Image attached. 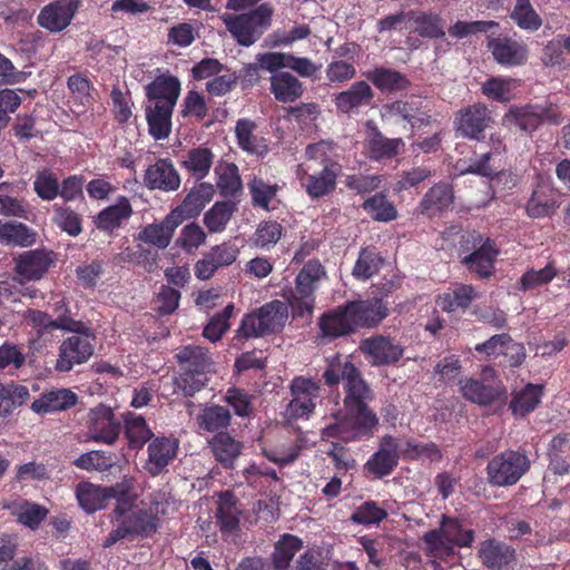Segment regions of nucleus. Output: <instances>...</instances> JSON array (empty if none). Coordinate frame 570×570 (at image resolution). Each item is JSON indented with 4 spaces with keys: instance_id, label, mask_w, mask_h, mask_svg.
<instances>
[{
    "instance_id": "09e8293b",
    "label": "nucleus",
    "mask_w": 570,
    "mask_h": 570,
    "mask_svg": "<svg viewBox=\"0 0 570 570\" xmlns=\"http://www.w3.org/2000/svg\"><path fill=\"white\" fill-rule=\"evenodd\" d=\"M247 186L254 207L267 212L275 208L273 202L276 200L277 194L282 189L281 185L277 183L272 184L262 177L254 176V178L248 181Z\"/></svg>"
},
{
    "instance_id": "37998d69",
    "label": "nucleus",
    "mask_w": 570,
    "mask_h": 570,
    "mask_svg": "<svg viewBox=\"0 0 570 570\" xmlns=\"http://www.w3.org/2000/svg\"><path fill=\"white\" fill-rule=\"evenodd\" d=\"M38 233L20 222L0 220V244L29 247L37 243Z\"/></svg>"
},
{
    "instance_id": "4d7b16f0",
    "label": "nucleus",
    "mask_w": 570,
    "mask_h": 570,
    "mask_svg": "<svg viewBox=\"0 0 570 570\" xmlns=\"http://www.w3.org/2000/svg\"><path fill=\"white\" fill-rule=\"evenodd\" d=\"M363 210L374 220L389 223L397 217V210L385 194L377 193L366 198L362 204Z\"/></svg>"
},
{
    "instance_id": "6e6d98bb",
    "label": "nucleus",
    "mask_w": 570,
    "mask_h": 570,
    "mask_svg": "<svg viewBox=\"0 0 570 570\" xmlns=\"http://www.w3.org/2000/svg\"><path fill=\"white\" fill-rule=\"evenodd\" d=\"M542 392L543 387L541 385L530 383L513 394L509 407L514 415L525 416L539 405Z\"/></svg>"
},
{
    "instance_id": "473e14b6",
    "label": "nucleus",
    "mask_w": 570,
    "mask_h": 570,
    "mask_svg": "<svg viewBox=\"0 0 570 570\" xmlns=\"http://www.w3.org/2000/svg\"><path fill=\"white\" fill-rule=\"evenodd\" d=\"M78 402V396L71 390L58 389L43 392L39 399L35 400L30 409L36 414H46L58 411H66L75 406Z\"/></svg>"
},
{
    "instance_id": "ea45409f",
    "label": "nucleus",
    "mask_w": 570,
    "mask_h": 570,
    "mask_svg": "<svg viewBox=\"0 0 570 570\" xmlns=\"http://www.w3.org/2000/svg\"><path fill=\"white\" fill-rule=\"evenodd\" d=\"M209 446L217 462L225 469H233L242 453L243 444L225 432L215 434L209 441Z\"/></svg>"
},
{
    "instance_id": "f3484780",
    "label": "nucleus",
    "mask_w": 570,
    "mask_h": 570,
    "mask_svg": "<svg viewBox=\"0 0 570 570\" xmlns=\"http://www.w3.org/2000/svg\"><path fill=\"white\" fill-rule=\"evenodd\" d=\"M180 184V175L169 158L156 159L144 174V185L149 190L176 191Z\"/></svg>"
},
{
    "instance_id": "79ce46f5",
    "label": "nucleus",
    "mask_w": 570,
    "mask_h": 570,
    "mask_svg": "<svg viewBox=\"0 0 570 570\" xmlns=\"http://www.w3.org/2000/svg\"><path fill=\"white\" fill-rule=\"evenodd\" d=\"M303 548V540L297 535L285 533L274 544L271 567L274 570H287L295 554Z\"/></svg>"
},
{
    "instance_id": "aec40b11",
    "label": "nucleus",
    "mask_w": 570,
    "mask_h": 570,
    "mask_svg": "<svg viewBox=\"0 0 570 570\" xmlns=\"http://www.w3.org/2000/svg\"><path fill=\"white\" fill-rule=\"evenodd\" d=\"M360 348L375 366L394 364L400 361L404 352L400 344L383 335H375L362 341Z\"/></svg>"
},
{
    "instance_id": "a18cd8bd",
    "label": "nucleus",
    "mask_w": 570,
    "mask_h": 570,
    "mask_svg": "<svg viewBox=\"0 0 570 570\" xmlns=\"http://www.w3.org/2000/svg\"><path fill=\"white\" fill-rule=\"evenodd\" d=\"M174 107L149 105L146 107V120L150 136L156 140L166 139L171 131Z\"/></svg>"
},
{
    "instance_id": "c85d7f7f",
    "label": "nucleus",
    "mask_w": 570,
    "mask_h": 570,
    "mask_svg": "<svg viewBox=\"0 0 570 570\" xmlns=\"http://www.w3.org/2000/svg\"><path fill=\"white\" fill-rule=\"evenodd\" d=\"M560 203L556 193L548 186L538 185L529 197L524 210L528 217L532 219H541L552 217Z\"/></svg>"
},
{
    "instance_id": "e433bc0d",
    "label": "nucleus",
    "mask_w": 570,
    "mask_h": 570,
    "mask_svg": "<svg viewBox=\"0 0 570 570\" xmlns=\"http://www.w3.org/2000/svg\"><path fill=\"white\" fill-rule=\"evenodd\" d=\"M215 155L210 148L198 146L189 149L184 159L180 161V167L185 169L190 177L195 178L197 181H202L205 177L208 176L213 164H214Z\"/></svg>"
},
{
    "instance_id": "49530a36",
    "label": "nucleus",
    "mask_w": 570,
    "mask_h": 570,
    "mask_svg": "<svg viewBox=\"0 0 570 570\" xmlns=\"http://www.w3.org/2000/svg\"><path fill=\"white\" fill-rule=\"evenodd\" d=\"M238 503V499L229 491L219 494L216 518L222 532L229 533L238 529L240 514Z\"/></svg>"
},
{
    "instance_id": "4be33fe9",
    "label": "nucleus",
    "mask_w": 570,
    "mask_h": 570,
    "mask_svg": "<svg viewBox=\"0 0 570 570\" xmlns=\"http://www.w3.org/2000/svg\"><path fill=\"white\" fill-rule=\"evenodd\" d=\"M215 186L210 183L199 181L185 196L183 202L171 212L184 223L187 219L196 218L209 204L215 195Z\"/></svg>"
},
{
    "instance_id": "7c9ffc66",
    "label": "nucleus",
    "mask_w": 570,
    "mask_h": 570,
    "mask_svg": "<svg viewBox=\"0 0 570 570\" xmlns=\"http://www.w3.org/2000/svg\"><path fill=\"white\" fill-rule=\"evenodd\" d=\"M124 434L130 450L139 451L154 438L145 417L131 411L121 413Z\"/></svg>"
},
{
    "instance_id": "393cba45",
    "label": "nucleus",
    "mask_w": 570,
    "mask_h": 570,
    "mask_svg": "<svg viewBox=\"0 0 570 570\" xmlns=\"http://www.w3.org/2000/svg\"><path fill=\"white\" fill-rule=\"evenodd\" d=\"M118 488L101 487L89 481H80L75 489L79 507L87 513H95L106 507Z\"/></svg>"
},
{
    "instance_id": "8fccbe9b",
    "label": "nucleus",
    "mask_w": 570,
    "mask_h": 570,
    "mask_svg": "<svg viewBox=\"0 0 570 570\" xmlns=\"http://www.w3.org/2000/svg\"><path fill=\"white\" fill-rule=\"evenodd\" d=\"M453 188L449 183L433 185L420 202L422 213L443 212L453 203Z\"/></svg>"
},
{
    "instance_id": "69168bd1",
    "label": "nucleus",
    "mask_w": 570,
    "mask_h": 570,
    "mask_svg": "<svg viewBox=\"0 0 570 570\" xmlns=\"http://www.w3.org/2000/svg\"><path fill=\"white\" fill-rule=\"evenodd\" d=\"M557 274L553 263H548L541 269L530 268L522 274L518 281L517 288L522 292L534 289L549 284Z\"/></svg>"
},
{
    "instance_id": "338daca9",
    "label": "nucleus",
    "mask_w": 570,
    "mask_h": 570,
    "mask_svg": "<svg viewBox=\"0 0 570 570\" xmlns=\"http://www.w3.org/2000/svg\"><path fill=\"white\" fill-rule=\"evenodd\" d=\"M207 372L183 368L175 379V386L184 396H194L207 384Z\"/></svg>"
},
{
    "instance_id": "3c124183",
    "label": "nucleus",
    "mask_w": 570,
    "mask_h": 570,
    "mask_svg": "<svg viewBox=\"0 0 570 570\" xmlns=\"http://www.w3.org/2000/svg\"><path fill=\"white\" fill-rule=\"evenodd\" d=\"M476 296V291L472 285L461 284L451 292L440 295L436 303L443 312L451 313L466 309Z\"/></svg>"
},
{
    "instance_id": "13d9d810",
    "label": "nucleus",
    "mask_w": 570,
    "mask_h": 570,
    "mask_svg": "<svg viewBox=\"0 0 570 570\" xmlns=\"http://www.w3.org/2000/svg\"><path fill=\"white\" fill-rule=\"evenodd\" d=\"M518 83V80L512 78L491 77L482 83L481 91L493 101L508 102L513 98Z\"/></svg>"
},
{
    "instance_id": "de8ad7c7",
    "label": "nucleus",
    "mask_w": 570,
    "mask_h": 570,
    "mask_svg": "<svg viewBox=\"0 0 570 570\" xmlns=\"http://www.w3.org/2000/svg\"><path fill=\"white\" fill-rule=\"evenodd\" d=\"M439 527L454 549L455 547L471 548L475 540V531L464 528L463 522L459 518L443 514Z\"/></svg>"
},
{
    "instance_id": "f03ea898",
    "label": "nucleus",
    "mask_w": 570,
    "mask_h": 570,
    "mask_svg": "<svg viewBox=\"0 0 570 570\" xmlns=\"http://www.w3.org/2000/svg\"><path fill=\"white\" fill-rule=\"evenodd\" d=\"M327 278L325 266L317 258L308 259L295 277V286L283 289V297L288 302L293 318L311 317L320 284Z\"/></svg>"
},
{
    "instance_id": "0eeeda50",
    "label": "nucleus",
    "mask_w": 570,
    "mask_h": 570,
    "mask_svg": "<svg viewBox=\"0 0 570 570\" xmlns=\"http://www.w3.org/2000/svg\"><path fill=\"white\" fill-rule=\"evenodd\" d=\"M530 466L531 462L524 452L505 450L488 462L487 479L492 487H511L520 481Z\"/></svg>"
},
{
    "instance_id": "f8f14e48",
    "label": "nucleus",
    "mask_w": 570,
    "mask_h": 570,
    "mask_svg": "<svg viewBox=\"0 0 570 570\" xmlns=\"http://www.w3.org/2000/svg\"><path fill=\"white\" fill-rule=\"evenodd\" d=\"M341 171V164H330L313 174L298 170L297 177L306 195L312 200H316L328 197L335 191Z\"/></svg>"
},
{
    "instance_id": "58836bf2",
    "label": "nucleus",
    "mask_w": 570,
    "mask_h": 570,
    "mask_svg": "<svg viewBox=\"0 0 570 570\" xmlns=\"http://www.w3.org/2000/svg\"><path fill=\"white\" fill-rule=\"evenodd\" d=\"M30 399L27 386L16 383H0V419L11 417L14 411L24 405Z\"/></svg>"
},
{
    "instance_id": "052dcab7",
    "label": "nucleus",
    "mask_w": 570,
    "mask_h": 570,
    "mask_svg": "<svg viewBox=\"0 0 570 570\" xmlns=\"http://www.w3.org/2000/svg\"><path fill=\"white\" fill-rule=\"evenodd\" d=\"M510 17L520 29L525 31L534 32L542 26V19L530 0H515Z\"/></svg>"
},
{
    "instance_id": "f257e3e1",
    "label": "nucleus",
    "mask_w": 570,
    "mask_h": 570,
    "mask_svg": "<svg viewBox=\"0 0 570 570\" xmlns=\"http://www.w3.org/2000/svg\"><path fill=\"white\" fill-rule=\"evenodd\" d=\"M324 383L334 387L340 383L344 390V407L368 406L374 393L363 379L360 370L347 358L335 355L327 363L323 373Z\"/></svg>"
},
{
    "instance_id": "774afa93",
    "label": "nucleus",
    "mask_w": 570,
    "mask_h": 570,
    "mask_svg": "<svg viewBox=\"0 0 570 570\" xmlns=\"http://www.w3.org/2000/svg\"><path fill=\"white\" fill-rule=\"evenodd\" d=\"M387 511L377 502L368 500L360 504L351 514L350 520L365 527L375 525L387 518Z\"/></svg>"
},
{
    "instance_id": "b1692460",
    "label": "nucleus",
    "mask_w": 570,
    "mask_h": 570,
    "mask_svg": "<svg viewBox=\"0 0 570 570\" xmlns=\"http://www.w3.org/2000/svg\"><path fill=\"white\" fill-rule=\"evenodd\" d=\"M181 224L177 215L170 210L161 222L144 226L138 239L158 249H165L170 244L176 228Z\"/></svg>"
},
{
    "instance_id": "20e7f679",
    "label": "nucleus",
    "mask_w": 570,
    "mask_h": 570,
    "mask_svg": "<svg viewBox=\"0 0 570 570\" xmlns=\"http://www.w3.org/2000/svg\"><path fill=\"white\" fill-rule=\"evenodd\" d=\"M273 16V6L264 2L248 12L239 14L225 13L220 19L239 46L249 47L259 40L271 27Z\"/></svg>"
},
{
    "instance_id": "4468645a",
    "label": "nucleus",
    "mask_w": 570,
    "mask_h": 570,
    "mask_svg": "<svg viewBox=\"0 0 570 570\" xmlns=\"http://www.w3.org/2000/svg\"><path fill=\"white\" fill-rule=\"evenodd\" d=\"M81 6V0H55L46 4L37 17V22L50 32L65 30Z\"/></svg>"
},
{
    "instance_id": "bb28decb",
    "label": "nucleus",
    "mask_w": 570,
    "mask_h": 570,
    "mask_svg": "<svg viewBox=\"0 0 570 570\" xmlns=\"http://www.w3.org/2000/svg\"><path fill=\"white\" fill-rule=\"evenodd\" d=\"M257 124L249 118H239L235 125L237 146L245 153L265 157L268 151L267 139L255 134Z\"/></svg>"
},
{
    "instance_id": "864d4df0",
    "label": "nucleus",
    "mask_w": 570,
    "mask_h": 570,
    "mask_svg": "<svg viewBox=\"0 0 570 570\" xmlns=\"http://www.w3.org/2000/svg\"><path fill=\"white\" fill-rule=\"evenodd\" d=\"M383 263V257L374 246L363 247L358 253L352 275L358 281H367L380 272Z\"/></svg>"
},
{
    "instance_id": "c756f323",
    "label": "nucleus",
    "mask_w": 570,
    "mask_h": 570,
    "mask_svg": "<svg viewBox=\"0 0 570 570\" xmlns=\"http://www.w3.org/2000/svg\"><path fill=\"white\" fill-rule=\"evenodd\" d=\"M374 98L371 86L364 81H355L347 90L335 95L333 101L342 114H351L360 107L368 106Z\"/></svg>"
},
{
    "instance_id": "0e129e2a",
    "label": "nucleus",
    "mask_w": 570,
    "mask_h": 570,
    "mask_svg": "<svg viewBox=\"0 0 570 570\" xmlns=\"http://www.w3.org/2000/svg\"><path fill=\"white\" fill-rule=\"evenodd\" d=\"M236 206L232 202H217L204 215V224L210 233H218L226 228Z\"/></svg>"
},
{
    "instance_id": "5701e85b",
    "label": "nucleus",
    "mask_w": 570,
    "mask_h": 570,
    "mask_svg": "<svg viewBox=\"0 0 570 570\" xmlns=\"http://www.w3.org/2000/svg\"><path fill=\"white\" fill-rule=\"evenodd\" d=\"M179 442L175 438L155 436L148 444V466L151 475L160 474L177 456Z\"/></svg>"
},
{
    "instance_id": "e2e57ef3",
    "label": "nucleus",
    "mask_w": 570,
    "mask_h": 570,
    "mask_svg": "<svg viewBox=\"0 0 570 570\" xmlns=\"http://www.w3.org/2000/svg\"><path fill=\"white\" fill-rule=\"evenodd\" d=\"M424 543V552L434 559H446L454 554V548L445 537L440 527L426 531L422 537Z\"/></svg>"
},
{
    "instance_id": "a878e982",
    "label": "nucleus",
    "mask_w": 570,
    "mask_h": 570,
    "mask_svg": "<svg viewBox=\"0 0 570 570\" xmlns=\"http://www.w3.org/2000/svg\"><path fill=\"white\" fill-rule=\"evenodd\" d=\"M132 214L129 199L126 196H119L114 205L107 206L97 214L94 223L99 230L111 234L127 223Z\"/></svg>"
},
{
    "instance_id": "2f4dec72",
    "label": "nucleus",
    "mask_w": 570,
    "mask_h": 570,
    "mask_svg": "<svg viewBox=\"0 0 570 570\" xmlns=\"http://www.w3.org/2000/svg\"><path fill=\"white\" fill-rule=\"evenodd\" d=\"M146 97L154 105L175 107L180 94V81L174 76H158L145 88Z\"/></svg>"
},
{
    "instance_id": "bf43d9fd",
    "label": "nucleus",
    "mask_w": 570,
    "mask_h": 570,
    "mask_svg": "<svg viewBox=\"0 0 570 570\" xmlns=\"http://www.w3.org/2000/svg\"><path fill=\"white\" fill-rule=\"evenodd\" d=\"M463 396L480 405H490L498 400L499 393L492 385H487L475 379L461 381Z\"/></svg>"
},
{
    "instance_id": "6ab92c4d",
    "label": "nucleus",
    "mask_w": 570,
    "mask_h": 570,
    "mask_svg": "<svg viewBox=\"0 0 570 570\" xmlns=\"http://www.w3.org/2000/svg\"><path fill=\"white\" fill-rule=\"evenodd\" d=\"M323 340L333 341L356 333L345 303L323 313L317 322Z\"/></svg>"
},
{
    "instance_id": "7ed1b4c3",
    "label": "nucleus",
    "mask_w": 570,
    "mask_h": 570,
    "mask_svg": "<svg viewBox=\"0 0 570 570\" xmlns=\"http://www.w3.org/2000/svg\"><path fill=\"white\" fill-rule=\"evenodd\" d=\"M379 425V417L370 406L344 407L343 414L325 425L322 440L336 439L344 443L371 438Z\"/></svg>"
},
{
    "instance_id": "603ef678",
    "label": "nucleus",
    "mask_w": 570,
    "mask_h": 570,
    "mask_svg": "<svg viewBox=\"0 0 570 570\" xmlns=\"http://www.w3.org/2000/svg\"><path fill=\"white\" fill-rule=\"evenodd\" d=\"M216 186L222 197L236 198L243 191V183L238 167L234 163H226L215 169Z\"/></svg>"
},
{
    "instance_id": "680f3d73",
    "label": "nucleus",
    "mask_w": 570,
    "mask_h": 570,
    "mask_svg": "<svg viewBox=\"0 0 570 570\" xmlns=\"http://www.w3.org/2000/svg\"><path fill=\"white\" fill-rule=\"evenodd\" d=\"M52 222L69 236L76 237L82 233V217L71 207L60 204L52 206Z\"/></svg>"
},
{
    "instance_id": "2eb2a0df",
    "label": "nucleus",
    "mask_w": 570,
    "mask_h": 570,
    "mask_svg": "<svg viewBox=\"0 0 570 570\" xmlns=\"http://www.w3.org/2000/svg\"><path fill=\"white\" fill-rule=\"evenodd\" d=\"M491 120V112L484 104H473L459 111L456 132L463 138L481 140Z\"/></svg>"
},
{
    "instance_id": "c03bdc74",
    "label": "nucleus",
    "mask_w": 570,
    "mask_h": 570,
    "mask_svg": "<svg viewBox=\"0 0 570 570\" xmlns=\"http://www.w3.org/2000/svg\"><path fill=\"white\" fill-rule=\"evenodd\" d=\"M539 105L513 106L504 115L503 120L527 134L535 131L541 126Z\"/></svg>"
},
{
    "instance_id": "a19ab883",
    "label": "nucleus",
    "mask_w": 570,
    "mask_h": 570,
    "mask_svg": "<svg viewBox=\"0 0 570 570\" xmlns=\"http://www.w3.org/2000/svg\"><path fill=\"white\" fill-rule=\"evenodd\" d=\"M271 92L281 102H294L304 94L303 83L286 71L276 72L271 77Z\"/></svg>"
},
{
    "instance_id": "c9c22d12",
    "label": "nucleus",
    "mask_w": 570,
    "mask_h": 570,
    "mask_svg": "<svg viewBox=\"0 0 570 570\" xmlns=\"http://www.w3.org/2000/svg\"><path fill=\"white\" fill-rule=\"evenodd\" d=\"M365 77L381 92L406 91L411 87V81L405 75L385 67H375L367 71Z\"/></svg>"
},
{
    "instance_id": "f704fd0d",
    "label": "nucleus",
    "mask_w": 570,
    "mask_h": 570,
    "mask_svg": "<svg viewBox=\"0 0 570 570\" xmlns=\"http://www.w3.org/2000/svg\"><path fill=\"white\" fill-rule=\"evenodd\" d=\"M232 414L229 410L223 405L212 404L200 409L196 416V424L203 433H225L230 425Z\"/></svg>"
},
{
    "instance_id": "dca6fc26",
    "label": "nucleus",
    "mask_w": 570,
    "mask_h": 570,
    "mask_svg": "<svg viewBox=\"0 0 570 570\" xmlns=\"http://www.w3.org/2000/svg\"><path fill=\"white\" fill-rule=\"evenodd\" d=\"M345 305L356 332L376 327L389 315V308L381 298L347 301Z\"/></svg>"
},
{
    "instance_id": "72a5a7b5",
    "label": "nucleus",
    "mask_w": 570,
    "mask_h": 570,
    "mask_svg": "<svg viewBox=\"0 0 570 570\" xmlns=\"http://www.w3.org/2000/svg\"><path fill=\"white\" fill-rule=\"evenodd\" d=\"M409 28L422 38L441 39L445 36V21L435 12L410 10Z\"/></svg>"
},
{
    "instance_id": "423d86ee",
    "label": "nucleus",
    "mask_w": 570,
    "mask_h": 570,
    "mask_svg": "<svg viewBox=\"0 0 570 570\" xmlns=\"http://www.w3.org/2000/svg\"><path fill=\"white\" fill-rule=\"evenodd\" d=\"M76 325H70L63 331L72 333L63 340L59 346V357L56 368L59 372H69L75 365L86 363L94 354L96 335L82 321L75 320Z\"/></svg>"
},
{
    "instance_id": "412c9836",
    "label": "nucleus",
    "mask_w": 570,
    "mask_h": 570,
    "mask_svg": "<svg viewBox=\"0 0 570 570\" xmlns=\"http://www.w3.org/2000/svg\"><path fill=\"white\" fill-rule=\"evenodd\" d=\"M478 558L489 570H510L515 561V549L503 541L490 538L480 543Z\"/></svg>"
},
{
    "instance_id": "39448f33",
    "label": "nucleus",
    "mask_w": 570,
    "mask_h": 570,
    "mask_svg": "<svg viewBox=\"0 0 570 570\" xmlns=\"http://www.w3.org/2000/svg\"><path fill=\"white\" fill-rule=\"evenodd\" d=\"M288 307L291 306L286 299H273L264 304L256 312L243 317L237 335L252 338L281 333L288 320Z\"/></svg>"
},
{
    "instance_id": "cd10ccee",
    "label": "nucleus",
    "mask_w": 570,
    "mask_h": 570,
    "mask_svg": "<svg viewBox=\"0 0 570 570\" xmlns=\"http://www.w3.org/2000/svg\"><path fill=\"white\" fill-rule=\"evenodd\" d=\"M498 255L499 249L494 240L488 237L484 245L479 246V250L462 256L461 263L480 278H489L494 273V261Z\"/></svg>"
},
{
    "instance_id": "6e6552de",
    "label": "nucleus",
    "mask_w": 570,
    "mask_h": 570,
    "mask_svg": "<svg viewBox=\"0 0 570 570\" xmlns=\"http://www.w3.org/2000/svg\"><path fill=\"white\" fill-rule=\"evenodd\" d=\"M160 520L156 513L147 509H135L125 515L104 541L105 548H110L119 540L128 537L149 538L159 528Z\"/></svg>"
},
{
    "instance_id": "1a4fd4ad",
    "label": "nucleus",
    "mask_w": 570,
    "mask_h": 570,
    "mask_svg": "<svg viewBox=\"0 0 570 570\" xmlns=\"http://www.w3.org/2000/svg\"><path fill=\"white\" fill-rule=\"evenodd\" d=\"M121 429V420L116 416L110 406L99 404L90 409L87 420L89 440L112 445L118 441Z\"/></svg>"
},
{
    "instance_id": "5fc2aeb1",
    "label": "nucleus",
    "mask_w": 570,
    "mask_h": 570,
    "mask_svg": "<svg viewBox=\"0 0 570 570\" xmlns=\"http://www.w3.org/2000/svg\"><path fill=\"white\" fill-rule=\"evenodd\" d=\"M403 147L404 142L401 138H386L380 131L375 132L366 144L370 159L376 161L394 158Z\"/></svg>"
},
{
    "instance_id": "ddd939ff",
    "label": "nucleus",
    "mask_w": 570,
    "mask_h": 570,
    "mask_svg": "<svg viewBox=\"0 0 570 570\" xmlns=\"http://www.w3.org/2000/svg\"><path fill=\"white\" fill-rule=\"evenodd\" d=\"M401 459L400 444L396 438L383 435L379 449L364 464V471L375 479H383L395 470Z\"/></svg>"
},
{
    "instance_id": "4c0bfd02",
    "label": "nucleus",
    "mask_w": 570,
    "mask_h": 570,
    "mask_svg": "<svg viewBox=\"0 0 570 570\" xmlns=\"http://www.w3.org/2000/svg\"><path fill=\"white\" fill-rule=\"evenodd\" d=\"M475 351L479 354H484L485 356H493L497 357L499 355H508L509 351H515L518 356L517 358L511 363V365L517 366L519 365L525 354L522 352L523 346L520 344H517L513 342L512 337L507 334H495L491 336L489 340H487L483 343L475 345Z\"/></svg>"
},
{
    "instance_id": "9d476101",
    "label": "nucleus",
    "mask_w": 570,
    "mask_h": 570,
    "mask_svg": "<svg viewBox=\"0 0 570 570\" xmlns=\"http://www.w3.org/2000/svg\"><path fill=\"white\" fill-rule=\"evenodd\" d=\"M57 254L52 249L40 247L29 249L14 258V274L21 283L40 281L56 265Z\"/></svg>"
},
{
    "instance_id": "a211bd4d",
    "label": "nucleus",
    "mask_w": 570,
    "mask_h": 570,
    "mask_svg": "<svg viewBox=\"0 0 570 570\" xmlns=\"http://www.w3.org/2000/svg\"><path fill=\"white\" fill-rule=\"evenodd\" d=\"M488 48L493 59L504 67L522 66L529 57L528 46L508 36L489 37Z\"/></svg>"
},
{
    "instance_id": "9b49d317",
    "label": "nucleus",
    "mask_w": 570,
    "mask_h": 570,
    "mask_svg": "<svg viewBox=\"0 0 570 570\" xmlns=\"http://www.w3.org/2000/svg\"><path fill=\"white\" fill-rule=\"evenodd\" d=\"M292 400L286 412L289 419L308 417L315 410L320 396V384L309 377L296 376L289 385Z\"/></svg>"
}]
</instances>
